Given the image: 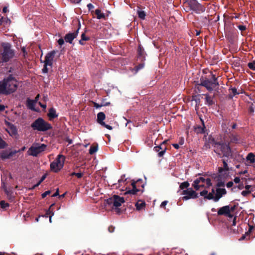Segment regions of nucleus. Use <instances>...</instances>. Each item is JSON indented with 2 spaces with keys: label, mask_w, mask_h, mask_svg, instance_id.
Here are the masks:
<instances>
[{
  "label": "nucleus",
  "mask_w": 255,
  "mask_h": 255,
  "mask_svg": "<svg viewBox=\"0 0 255 255\" xmlns=\"http://www.w3.org/2000/svg\"><path fill=\"white\" fill-rule=\"evenodd\" d=\"M115 229V227L111 225L109 227L108 231L110 233H113L114 232Z\"/></svg>",
  "instance_id": "obj_48"
},
{
  "label": "nucleus",
  "mask_w": 255,
  "mask_h": 255,
  "mask_svg": "<svg viewBox=\"0 0 255 255\" xmlns=\"http://www.w3.org/2000/svg\"><path fill=\"white\" fill-rule=\"evenodd\" d=\"M168 203V201H164L163 202H162L160 205V207L161 208H165V206L167 205Z\"/></svg>",
  "instance_id": "obj_51"
},
{
  "label": "nucleus",
  "mask_w": 255,
  "mask_h": 255,
  "mask_svg": "<svg viewBox=\"0 0 255 255\" xmlns=\"http://www.w3.org/2000/svg\"><path fill=\"white\" fill-rule=\"evenodd\" d=\"M51 193V191L50 190H48L45 191V192L41 194V196L42 198H45L47 195H49Z\"/></svg>",
  "instance_id": "obj_45"
},
{
  "label": "nucleus",
  "mask_w": 255,
  "mask_h": 255,
  "mask_svg": "<svg viewBox=\"0 0 255 255\" xmlns=\"http://www.w3.org/2000/svg\"><path fill=\"white\" fill-rule=\"evenodd\" d=\"M172 146L175 148V149H178L179 148V144L177 143H174L172 144Z\"/></svg>",
  "instance_id": "obj_63"
},
{
  "label": "nucleus",
  "mask_w": 255,
  "mask_h": 255,
  "mask_svg": "<svg viewBox=\"0 0 255 255\" xmlns=\"http://www.w3.org/2000/svg\"><path fill=\"white\" fill-rule=\"evenodd\" d=\"M126 180H127V179L125 180H123V179H119L118 180V183H119V186H122L123 184L122 183H124L126 181Z\"/></svg>",
  "instance_id": "obj_54"
},
{
  "label": "nucleus",
  "mask_w": 255,
  "mask_h": 255,
  "mask_svg": "<svg viewBox=\"0 0 255 255\" xmlns=\"http://www.w3.org/2000/svg\"><path fill=\"white\" fill-rule=\"evenodd\" d=\"M245 187V186H244V183H243L242 182V181H241V183H239V184L238 185V188L240 189V190H242L243 189V188H244Z\"/></svg>",
  "instance_id": "obj_49"
},
{
  "label": "nucleus",
  "mask_w": 255,
  "mask_h": 255,
  "mask_svg": "<svg viewBox=\"0 0 255 255\" xmlns=\"http://www.w3.org/2000/svg\"><path fill=\"white\" fill-rule=\"evenodd\" d=\"M40 184L37 182L36 184L34 185L33 186H32L30 188V190H33L35 188H36L37 187H38Z\"/></svg>",
  "instance_id": "obj_60"
},
{
  "label": "nucleus",
  "mask_w": 255,
  "mask_h": 255,
  "mask_svg": "<svg viewBox=\"0 0 255 255\" xmlns=\"http://www.w3.org/2000/svg\"><path fill=\"white\" fill-rule=\"evenodd\" d=\"M216 186L218 188H220L221 187H224L225 186V182L222 181H218L216 184Z\"/></svg>",
  "instance_id": "obj_43"
},
{
  "label": "nucleus",
  "mask_w": 255,
  "mask_h": 255,
  "mask_svg": "<svg viewBox=\"0 0 255 255\" xmlns=\"http://www.w3.org/2000/svg\"><path fill=\"white\" fill-rule=\"evenodd\" d=\"M223 167H219L218 169L219 173L221 175L227 174V172H228L229 170V168L228 166V164L224 160L223 161Z\"/></svg>",
  "instance_id": "obj_22"
},
{
  "label": "nucleus",
  "mask_w": 255,
  "mask_h": 255,
  "mask_svg": "<svg viewBox=\"0 0 255 255\" xmlns=\"http://www.w3.org/2000/svg\"><path fill=\"white\" fill-rule=\"evenodd\" d=\"M205 126L203 125V127L197 126L195 128V131L197 133H203L205 132Z\"/></svg>",
  "instance_id": "obj_32"
},
{
  "label": "nucleus",
  "mask_w": 255,
  "mask_h": 255,
  "mask_svg": "<svg viewBox=\"0 0 255 255\" xmlns=\"http://www.w3.org/2000/svg\"><path fill=\"white\" fill-rule=\"evenodd\" d=\"M46 145L43 143H33L29 148L27 152L30 155L36 156L38 154L44 151L46 148Z\"/></svg>",
  "instance_id": "obj_10"
},
{
  "label": "nucleus",
  "mask_w": 255,
  "mask_h": 255,
  "mask_svg": "<svg viewBox=\"0 0 255 255\" xmlns=\"http://www.w3.org/2000/svg\"><path fill=\"white\" fill-rule=\"evenodd\" d=\"M230 92L231 94V96L233 97V96H235L236 94H238L239 93L237 91V89L235 88H231L230 90Z\"/></svg>",
  "instance_id": "obj_37"
},
{
  "label": "nucleus",
  "mask_w": 255,
  "mask_h": 255,
  "mask_svg": "<svg viewBox=\"0 0 255 255\" xmlns=\"http://www.w3.org/2000/svg\"><path fill=\"white\" fill-rule=\"evenodd\" d=\"M82 0H70L71 2L72 3H79Z\"/></svg>",
  "instance_id": "obj_62"
},
{
  "label": "nucleus",
  "mask_w": 255,
  "mask_h": 255,
  "mask_svg": "<svg viewBox=\"0 0 255 255\" xmlns=\"http://www.w3.org/2000/svg\"><path fill=\"white\" fill-rule=\"evenodd\" d=\"M57 196H59V189L58 188L57 189L56 191L55 192V193H54L52 195V197H56Z\"/></svg>",
  "instance_id": "obj_58"
},
{
  "label": "nucleus",
  "mask_w": 255,
  "mask_h": 255,
  "mask_svg": "<svg viewBox=\"0 0 255 255\" xmlns=\"http://www.w3.org/2000/svg\"><path fill=\"white\" fill-rule=\"evenodd\" d=\"M34 130L39 131H46L51 129L52 127L50 124L44 121L42 118H39L31 125Z\"/></svg>",
  "instance_id": "obj_3"
},
{
  "label": "nucleus",
  "mask_w": 255,
  "mask_h": 255,
  "mask_svg": "<svg viewBox=\"0 0 255 255\" xmlns=\"http://www.w3.org/2000/svg\"><path fill=\"white\" fill-rule=\"evenodd\" d=\"M81 39L84 41H87L89 40V37L86 36L85 33H83L81 35Z\"/></svg>",
  "instance_id": "obj_46"
},
{
  "label": "nucleus",
  "mask_w": 255,
  "mask_h": 255,
  "mask_svg": "<svg viewBox=\"0 0 255 255\" xmlns=\"http://www.w3.org/2000/svg\"><path fill=\"white\" fill-rule=\"evenodd\" d=\"M98 145L97 143L93 144L89 149V153L91 155L94 154L98 150Z\"/></svg>",
  "instance_id": "obj_27"
},
{
  "label": "nucleus",
  "mask_w": 255,
  "mask_h": 255,
  "mask_svg": "<svg viewBox=\"0 0 255 255\" xmlns=\"http://www.w3.org/2000/svg\"><path fill=\"white\" fill-rule=\"evenodd\" d=\"M19 151L14 150L13 151H11L10 152H8L6 151H3L0 153V157L2 159H8L10 157L12 156L15 153L18 152Z\"/></svg>",
  "instance_id": "obj_20"
},
{
  "label": "nucleus",
  "mask_w": 255,
  "mask_h": 255,
  "mask_svg": "<svg viewBox=\"0 0 255 255\" xmlns=\"http://www.w3.org/2000/svg\"><path fill=\"white\" fill-rule=\"evenodd\" d=\"M106 202L108 205L112 206V208L113 209L115 208L117 213L120 214L121 212V210L119 207L122 205V204L125 202V199L124 197L114 195L112 197L107 199Z\"/></svg>",
  "instance_id": "obj_4"
},
{
  "label": "nucleus",
  "mask_w": 255,
  "mask_h": 255,
  "mask_svg": "<svg viewBox=\"0 0 255 255\" xmlns=\"http://www.w3.org/2000/svg\"><path fill=\"white\" fill-rule=\"evenodd\" d=\"M87 7L89 10H91L94 8V5L92 3L88 4Z\"/></svg>",
  "instance_id": "obj_55"
},
{
  "label": "nucleus",
  "mask_w": 255,
  "mask_h": 255,
  "mask_svg": "<svg viewBox=\"0 0 255 255\" xmlns=\"http://www.w3.org/2000/svg\"><path fill=\"white\" fill-rule=\"evenodd\" d=\"M0 207L3 209H6V208L9 206V204L8 203L5 202L4 200H2L0 202Z\"/></svg>",
  "instance_id": "obj_34"
},
{
  "label": "nucleus",
  "mask_w": 255,
  "mask_h": 255,
  "mask_svg": "<svg viewBox=\"0 0 255 255\" xmlns=\"http://www.w3.org/2000/svg\"><path fill=\"white\" fill-rule=\"evenodd\" d=\"M58 43L60 45H62L64 43V40L62 38H60L58 40Z\"/></svg>",
  "instance_id": "obj_56"
},
{
  "label": "nucleus",
  "mask_w": 255,
  "mask_h": 255,
  "mask_svg": "<svg viewBox=\"0 0 255 255\" xmlns=\"http://www.w3.org/2000/svg\"><path fill=\"white\" fill-rule=\"evenodd\" d=\"M187 3L190 8L197 13L203 12L205 10V7L199 4L196 0H189Z\"/></svg>",
  "instance_id": "obj_12"
},
{
  "label": "nucleus",
  "mask_w": 255,
  "mask_h": 255,
  "mask_svg": "<svg viewBox=\"0 0 255 255\" xmlns=\"http://www.w3.org/2000/svg\"><path fill=\"white\" fill-rule=\"evenodd\" d=\"M143 67H144V64H143V63L140 64L138 66L135 67L134 70H135L136 73L140 69L143 68Z\"/></svg>",
  "instance_id": "obj_42"
},
{
  "label": "nucleus",
  "mask_w": 255,
  "mask_h": 255,
  "mask_svg": "<svg viewBox=\"0 0 255 255\" xmlns=\"http://www.w3.org/2000/svg\"><path fill=\"white\" fill-rule=\"evenodd\" d=\"M189 186V183L187 181H186L181 184L180 185V188L183 190L184 189L187 188Z\"/></svg>",
  "instance_id": "obj_36"
},
{
  "label": "nucleus",
  "mask_w": 255,
  "mask_h": 255,
  "mask_svg": "<svg viewBox=\"0 0 255 255\" xmlns=\"http://www.w3.org/2000/svg\"><path fill=\"white\" fill-rule=\"evenodd\" d=\"M253 229V226H250L248 231L247 232H246L245 235H243L242 236V237L241 238L240 240H244L245 239L249 240L250 239L251 233Z\"/></svg>",
  "instance_id": "obj_23"
},
{
  "label": "nucleus",
  "mask_w": 255,
  "mask_h": 255,
  "mask_svg": "<svg viewBox=\"0 0 255 255\" xmlns=\"http://www.w3.org/2000/svg\"><path fill=\"white\" fill-rule=\"evenodd\" d=\"M183 194L186 195V196L183 197V198L186 200L189 199L190 198L196 199L198 197V194L192 188L184 190Z\"/></svg>",
  "instance_id": "obj_14"
},
{
  "label": "nucleus",
  "mask_w": 255,
  "mask_h": 255,
  "mask_svg": "<svg viewBox=\"0 0 255 255\" xmlns=\"http://www.w3.org/2000/svg\"><path fill=\"white\" fill-rule=\"evenodd\" d=\"M200 194L201 196L205 197L207 195L208 191L206 190H204L203 191H201Z\"/></svg>",
  "instance_id": "obj_47"
},
{
  "label": "nucleus",
  "mask_w": 255,
  "mask_h": 255,
  "mask_svg": "<svg viewBox=\"0 0 255 255\" xmlns=\"http://www.w3.org/2000/svg\"><path fill=\"white\" fill-rule=\"evenodd\" d=\"M106 119V116L105 114L102 112H101L97 114V122L98 123H99L100 125L102 126L103 127L112 130L113 129V128L112 126L107 125L104 122V120Z\"/></svg>",
  "instance_id": "obj_13"
},
{
  "label": "nucleus",
  "mask_w": 255,
  "mask_h": 255,
  "mask_svg": "<svg viewBox=\"0 0 255 255\" xmlns=\"http://www.w3.org/2000/svg\"><path fill=\"white\" fill-rule=\"evenodd\" d=\"M54 205L55 204H52L46 212V216H49V221L50 222H51V217L54 215V212L52 208Z\"/></svg>",
  "instance_id": "obj_24"
},
{
  "label": "nucleus",
  "mask_w": 255,
  "mask_h": 255,
  "mask_svg": "<svg viewBox=\"0 0 255 255\" xmlns=\"http://www.w3.org/2000/svg\"><path fill=\"white\" fill-rule=\"evenodd\" d=\"M48 116L51 119H54L56 118L58 116L56 114L55 110L53 108H51L49 111Z\"/></svg>",
  "instance_id": "obj_26"
},
{
  "label": "nucleus",
  "mask_w": 255,
  "mask_h": 255,
  "mask_svg": "<svg viewBox=\"0 0 255 255\" xmlns=\"http://www.w3.org/2000/svg\"><path fill=\"white\" fill-rule=\"evenodd\" d=\"M213 81L207 78H201L200 85L205 87L208 91L213 90L219 84L214 75H212Z\"/></svg>",
  "instance_id": "obj_8"
},
{
  "label": "nucleus",
  "mask_w": 255,
  "mask_h": 255,
  "mask_svg": "<svg viewBox=\"0 0 255 255\" xmlns=\"http://www.w3.org/2000/svg\"><path fill=\"white\" fill-rule=\"evenodd\" d=\"M55 51L53 50L48 52L45 57V60L44 61V68L42 69L43 72L46 73L48 71L47 67L50 66L51 67L53 65V61L54 55L55 54Z\"/></svg>",
  "instance_id": "obj_11"
},
{
  "label": "nucleus",
  "mask_w": 255,
  "mask_h": 255,
  "mask_svg": "<svg viewBox=\"0 0 255 255\" xmlns=\"http://www.w3.org/2000/svg\"><path fill=\"white\" fill-rule=\"evenodd\" d=\"M238 28L240 30H241L242 31L245 30L246 28L245 26L241 25L238 26Z\"/></svg>",
  "instance_id": "obj_57"
},
{
  "label": "nucleus",
  "mask_w": 255,
  "mask_h": 255,
  "mask_svg": "<svg viewBox=\"0 0 255 255\" xmlns=\"http://www.w3.org/2000/svg\"><path fill=\"white\" fill-rule=\"evenodd\" d=\"M46 176H42L41 178L40 179V180L38 182V183L40 184L42 182H43L45 179L46 178Z\"/></svg>",
  "instance_id": "obj_61"
},
{
  "label": "nucleus",
  "mask_w": 255,
  "mask_h": 255,
  "mask_svg": "<svg viewBox=\"0 0 255 255\" xmlns=\"http://www.w3.org/2000/svg\"><path fill=\"white\" fill-rule=\"evenodd\" d=\"M5 107L3 105L0 104V111H2L4 110Z\"/></svg>",
  "instance_id": "obj_64"
},
{
  "label": "nucleus",
  "mask_w": 255,
  "mask_h": 255,
  "mask_svg": "<svg viewBox=\"0 0 255 255\" xmlns=\"http://www.w3.org/2000/svg\"><path fill=\"white\" fill-rule=\"evenodd\" d=\"M40 184L37 182L36 184L34 185L33 186H32L30 188V190H33L35 188H36L37 187H38Z\"/></svg>",
  "instance_id": "obj_59"
},
{
  "label": "nucleus",
  "mask_w": 255,
  "mask_h": 255,
  "mask_svg": "<svg viewBox=\"0 0 255 255\" xmlns=\"http://www.w3.org/2000/svg\"><path fill=\"white\" fill-rule=\"evenodd\" d=\"M6 145V142L0 137V148H4Z\"/></svg>",
  "instance_id": "obj_39"
},
{
  "label": "nucleus",
  "mask_w": 255,
  "mask_h": 255,
  "mask_svg": "<svg viewBox=\"0 0 255 255\" xmlns=\"http://www.w3.org/2000/svg\"><path fill=\"white\" fill-rule=\"evenodd\" d=\"M1 177L2 189L6 195L7 198L12 201L14 198L11 190L13 188V185H14V183H12L14 178L12 176H1Z\"/></svg>",
  "instance_id": "obj_2"
},
{
  "label": "nucleus",
  "mask_w": 255,
  "mask_h": 255,
  "mask_svg": "<svg viewBox=\"0 0 255 255\" xmlns=\"http://www.w3.org/2000/svg\"><path fill=\"white\" fill-rule=\"evenodd\" d=\"M2 46L3 48V52L1 53L2 59L4 62H7L13 57L14 52L9 43H3L2 44Z\"/></svg>",
  "instance_id": "obj_7"
},
{
  "label": "nucleus",
  "mask_w": 255,
  "mask_h": 255,
  "mask_svg": "<svg viewBox=\"0 0 255 255\" xmlns=\"http://www.w3.org/2000/svg\"><path fill=\"white\" fill-rule=\"evenodd\" d=\"M246 159L252 164L255 163V154L252 152L249 153L246 157Z\"/></svg>",
  "instance_id": "obj_25"
},
{
  "label": "nucleus",
  "mask_w": 255,
  "mask_h": 255,
  "mask_svg": "<svg viewBox=\"0 0 255 255\" xmlns=\"http://www.w3.org/2000/svg\"><path fill=\"white\" fill-rule=\"evenodd\" d=\"M228 188L232 187L233 186V182L232 181H229L226 185Z\"/></svg>",
  "instance_id": "obj_53"
},
{
  "label": "nucleus",
  "mask_w": 255,
  "mask_h": 255,
  "mask_svg": "<svg viewBox=\"0 0 255 255\" xmlns=\"http://www.w3.org/2000/svg\"><path fill=\"white\" fill-rule=\"evenodd\" d=\"M250 178L247 179L245 177H242L241 178V181L243 183H244V186H246V185H248V180H250Z\"/></svg>",
  "instance_id": "obj_44"
},
{
  "label": "nucleus",
  "mask_w": 255,
  "mask_h": 255,
  "mask_svg": "<svg viewBox=\"0 0 255 255\" xmlns=\"http://www.w3.org/2000/svg\"><path fill=\"white\" fill-rule=\"evenodd\" d=\"M17 81L11 76L0 81V94L9 95L14 92L17 88Z\"/></svg>",
  "instance_id": "obj_1"
},
{
  "label": "nucleus",
  "mask_w": 255,
  "mask_h": 255,
  "mask_svg": "<svg viewBox=\"0 0 255 255\" xmlns=\"http://www.w3.org/2000/svg\"><path fill=\"white\" fill-rule=\"evenodd\" d=\"M154 150L156 152H158V156L161 157L163 156L165 152L167 150V147L166 145L163 144H160L158 146H155L154 147Z\"/></svg>",
  "instance_id": "obj_16"
},
{
  "label": "nucleus",
  "mask_w": 255,
  "mask_h": 255,
  "mask_svg": "<svg viewBox=\"0 0 255 255\" xmlns=\"http://www.w3.org/2000/svg\"><path fill=\"white\" fill-rule=\"evenodd\" d=\"M215 202H218L219 199L227 194V191L225 188H218L216 190Z\"/></svg>",
  "instance_id": "obj_18"
},
{
  "label": "nucleus",
  "mask_w": 255,
  "mask_h": 255,
  "mask_svg": "<svg viewBox=\"0 0 255 255\" xmlns=\"http://www.w3.org/2000/svg\"><path fill=\"white\" fill-rule=\"evenodd\" d=\"M139 181H140V180H137L136 181H132L131 185L132 186V189L126 192L125 194L135 195L137 192L139 191V190L136 188V184L138 183Z\"/></svg>",
  "instance_id": "obj_17"
},
{
  "label": "nucleus",
  "mask_w": 255,
  "mask_h": 255,
  "mask_svg": "<svg viewBox=\"0 0 255 255\" xmlns=\"http://www.w3.org/2000/svg\"><path fill=\"white\" fill-rule=\"evenodd\" d=\"M95 13L97 15V18L99 19L101 18H105V15L104 13L101 12V10L99 9H97L95 10Z\"/></svg>",
  "instance_id": "obj_29"
},
{
  "label": "nucleus",
  "mask_w": 255,
  "mask_h": 255,
  "mask_svg": "<svg viewBox=\"0 0 255 255\" xmlns=\"http://www.w3.org/2000/svg\"><path fill=\"white\" fill-rule=\"evenodd\" d=\"M230 138L231 141L232 142L237 143L239 140V136L237 134H231L230 135Z\"/></svg>",
  "instance_id": "obj_31"
},
{
  "label": "nucleus",
  "mask_w": 255,
  "mask_h": 255,
  "mask_svg": "<svg viewBox=\"0 0 255 255\" xmlns=\"http://www.w3.org/2000/svg\"><path fill=\"white\" fill-rule=\"evenodd\" d=\"M253 191L252 189L251 190H244L242 192L241 194L244 197L247 196Z\"/></svg>",
  "instance_id": "obj_40"
},
{
  "label": "nucleus",
  "mask_w": 255,
  "mask_h": 255,
  "mask_svg": "<svg viewBox=\"0 0 255 255\" xmlns=\"http://www.w3.org/2000/svg\"><path fill=\"white\" fill-rule=\"evenodd\" d=\"M7 125L8 128L6 129V131L10 135L13 136L17 134V129L16 127L12 124L8 123Z\"/></svg>",
  "instance_id": "obj_21"
},
{
  "label": "nucleus",
  "mask_w": 255,
  "mask_h": 255,
  "mask_svg": "<svg viewBox=\"0 0 255 255\" xmlns=\"http://www.w3.org/2000/svg\"><path fill=\"white\" fill-rule=\"evenodd\" d=\"M215 147L214 151L220 155L222 154L226 157L232 155V151L229 144L217 143Z\"/></svg>",
  "instance_id": "obj_6"
},
{
  "label": "nucleus",
  "mask_w": 255,
  "mask_h": 255,
  "mask_svg": "<svg viewBox=\"0 0 255 255\" xmlns=\"http://www.w3.org/2000/svg\"><path fill=\"white\" fill-rule=\"evenodd\" d=\"M65 160L64 155H58L55 159L50 163L51 170L55 173L58 172L63 168Z\"/></svg>",
  "instance_id": "obj_5"
},
{
  "label": "nucleus",
  "mask_w": 255,
  "mask_h": 255,
  "mask_svg": "<svg viewBox=\"0 0 255 255\" xmlns=\"http://www.w3.org/2000/svg\"><path fill=\"white\" fill-rule=\"evenodd\" d=\"M145 15H145L144 11H138V16L140 18H141L142 19H144L145 18Z\"/></svg>",
  "instance_id": "obj_38"
},
{
  "label": "nucleus",
  "mask_w": 255,
  "mask_h": 255,
  "mask_svg": "<svg viewBox=\"0 0 255 255\" xmlns=\"http://www.w3.org/2000/svg\"><path fill=\"white\" fill-rule=\"evenodd\" d=\"M246 190H251L252 189V186L250 185H246L244 187Z\"/></svg>",
  "instance_id": "obj_52"
},
{
  "label": "nucleus",
  "mask_w": 255,
  "mask_h": 255,
  "mask_svg": "<svg viewBox=\"0 0 255 255\" xmlns=\"http://www.w3.org/2000/svg\"><path fill=\"white\" fill-rule=\"evenodd\" d=\"M204 199L208 200H213L215 202V196H214L212 193H209L204 197Z\"/></svg>",
  "instance_id": "obj_35"
},
{
  "label": "nucleus",
  "mask_w": 255,
  "mask_h": 255,
  "mask_svg": "<svg viewBox=\"0 0 255 255\" xmlns=\"http://www.w3.org/2000/svg\"><path fill=\"white\" fill-rule=\"evenodd\" d=\"M145 206V203L144 201L141 200H138V202L135 204V206L137 210H140Z\"/></svg>",
  "instance_id": "obj_28"
},
{
  "label": "nucleus",
  "mask_w": 255,
  "mask_h": 255,
  "mask_svg": "<svg viewBox=\"0 0 255 255\" xmlns=\"http://www.w3.org/2000/svg\"><path fill=\"white\" fill-rule=\"evenodd\" d=\"M205 100L206 104L208 105H212L213 104L214 102L213 101V98L209 96V94H205Z\"/></svg>",
  "instance_id": "obj_30"
},
{
  "label": "nucleus",
  "mask_w": 255,
  "mask_h": 255,
  "mask_svg": "<svg viewBox=\"0 0 255 255\" xmlns=\"http://www.w3.org/2000/svg\"><path fill=\"white\" fill-rule=\"evenodd\" d=\"M78 33V30L73 33H69L65 35L64 37L65 40L66 42L72 43L74 39H75Z\"/></svg>",
  "instance_id": "obj_19"
},
{
  "label": "nucleus",
  "mask_w": 255,
  "mask_h": 255,
  "mask_svg": "<svg viewBox=\"0 0 255 255\" xmlns=\"http://www.w3.org/2000/svg\"><path fill=\"white\" fill-rule=\"evenodd\" d=\"M248 67L250 68V69L255 70V61L249 63Z\"/></svg>",
  "instance_id": "obj_41"
},
{
  "label": "nucleus",
  "mask_w": 255,
  "mask_h": 255,
  "mask_svg": "<svg viewBox=\"0 0 255 255\" xmlns=\"http://www.w3.org/2000/svg\"><path fill=\"white\" fill-rule=\"evenodd\" d=\"M192 185L196 190H198L200 187H205V185L206 188H209L212 185V184L210 178L206 179L202 176H200L199 178L194 181Z\"/></svg>",
  "instance_id": "obj_9"
},
{
  "label": "nucleus",
  "mask_w": 255,
  "mask_h": 255,
  "mask_svg": "<svg viewBox=\"0 0 255 255\" xmlns=\"http://www.w3.org/2000/svg\"><path fill=\"white\" fill-rule=\"evenodd\" d=\"M218 215L219 216L225 215L230 218L233 217V215L230 213V207L228 205L220 208L218 211Z\"/></svg>",
  "instance_id": "obj_15"
},
{
  "label": "nucleus",
  "mask_w": 255,
  "mask_h": 255,
  "mask_svg": "<svg viewBox=\"0 0 255 255\" xmlns=\"http://www.w3.org/2000/svg\"><path fill=\"white\" fill-rule=\"evenodd\" d=\"M93 104H94V107L95 108H96V109H98V108H101L102 107L109 106V105H110V102H106L105 104H98V103H97L96 102H94Z\"/></svg>",
  "instance_id": "obj_33"
},
{
  "label": "nucleus",
  "mask_w": 255,
  "mask_h": 255,
  "mask_svg": "<svg viewBox=\"0 0 255 255\" xmlns=\"http://www.w3.org/2000/svg\"><path fill=\"white\" fill-rule=\"evenodd\" d=\"M241 179H240V177H236L234 179V182L236 183H241Z\"/></svg>",
  "instance_id": "obj_50"
}]
</instances>
